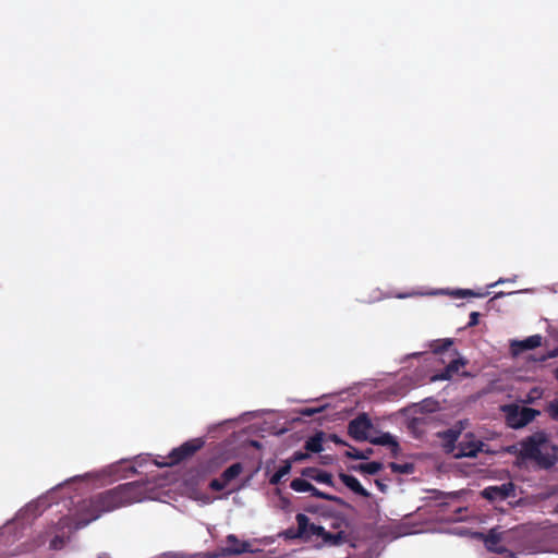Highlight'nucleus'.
I'll list each match as a JSON object with an SVG mask.
<instances>
[{
  "label": "nucleus",
  "mask_w": 558,
  "mask_h": 558,
  "mask_svg": "<svg viewBox=\"0 0 558 558\" xmlns=\"http://www.w3.org/2000/svg\"><path fill=\"white\" fill-rule=\"evenodd\" d=\"M148 493V483L145 482L135 481L118 485L83 500L78 507L80 519L83 525H86L104 513L149 498Z\"/></svg>",
  "instance_id": "f257e3e1"
},
{
  "label": "nucleus",
  "mask_w": 558,
  "mask_h": 558,
  "mask_svg": "<svg viewBox=\"0 0 558 558\" xmlns=\"http://www.w3.org/2000/svg\"><path fill=\"white\" fill-rule=\"evenodd\" d=\"M519 456L534 461L541 469L548 470L558 462V446L554 445L544 430H537L520 442Z\"/></svg>",
  "instance_id": "f03ea898"
},
{
  "label": "nucleus",
  "mask_w": 558,
  "mask_h": 558,
  "mask_svg": "<svg viewBox=\"0 0 558 558\" xmlns=\"http://www.w3.org/2000/svg\"><path fill=\"white\" fill-rule=\"evenodd\" d=\"M500 410L505 415L506 425L512 429L525 427L541 414L538 410L517 403L505 404Z\"/></svg>",
  "instance_id": "7ed1b4c3"
},
{
  "label": "nucleus",
  "mask_w": 558,
  "mask_h": 558,
  "mask_svg": "<svg viewBox=\"0 0 558 558\" xmlns=\"http://www.w3.org/2000/svg\"><path fill=\"white\" fill-rule=\"evenodd\" d=\"M205 445L203 438H193L185 442H183L178 448L171 450L168 456L169 462L168 465H175L181 463L182 461L193 457L198 450H201Z\"/></svg>",
  "instance_id": "20e7f679"
},
{
  "label": "nucleus",
  "mask_w": 558,
  "mask_h": 558,
  "mask_svg": "<svg viewBox=\"0 0 558 558\" xmlns=\"http://www.w3.org/2000/svg\"><path fill=\"white\" fill-rule=\"evenodd\" d=\"M373 423L366 413L359 414L348 424V435L355 441H368Z\"/></svg>",
  "instance_id": "39448f33"
},
{
  "label": "nucleus",
  "mask_w": 558,
  "mask_h": 558,
  "mask_svg": "<svg viewBox=\"0 0 558 558\" xmlns=\"http://www.w3.org/2000/svg\"><path fill=\"white\" fill-rule=\"evenodd\" d=\"M484 446L485 444L482 440L476 439L472 433H468L463 439L459 441L453 457L457 459L475 458L478 452L483 451Z\"/></svg>",
  "instance_id": "423d86ee"
},
{
  "label": "nucleus",
  "mask_w": 558,
  "mask_h": 558,
  "mask_svg": "<svg viewBox=\"0 0 558 558\" xmlns=\"http://www.w3.org/2000/svg\"><path fill=\"white\" fill-rule=\"evenodd\" d=\"M515 486L512 482H507L501 485L488 486L483 489L482 496L489 501H501L508 497L513 496Z\"/></svg>",
  "instance_id": "0eeeda50"
},
{
  "label": "nucleus",
  "mask_w": 558,
  "mask_h": 558,
  "mask_svg": "<svg viewBox=\"0 0 558 558\" xmlns=\"http://www.w3.org/2000/svg\"><path fill=\"white\" fill-rule=\"evenodd\" d=\"M227 546L222 549L223 555L238 556L244 553H252V546L246 541H240L234 534L227 536Z\"/></svg>",
  "instance_id": "6e6552de"
},
{
  "label": "nucleus",
  "mask_w": 558,
  "mask_h": 558,
  "mask_svg": "<svg viewBox=\"0 0 558 558\" xmlns=\"http://www.w3.org/2000/svg\"><path fill=\"white\" fill-rule=\"evenodd\" d=\"M542 344V336L533 335L524 340H513L510 344L511 351L514 355L520 354L527 350H533Z\"/></svg>",
  "instance_id": "1a4fd4ad"
},
{
  "label": "nucleus",
  "mask_w": 558,
  "mask_h": 558,
  "mask_svg": "<svg viewBox=\"0 0 558 558\" xmlns=\"http://www.w3.org/2000/svg\"><path fill=\"white\" fill-rule=\"evenodd\" d=\"M468 364V360L461 356L457 359H452L448 365L435 376V379L439 380H450L454 375L459 374L461 367H464Z\"/></svg>",
  "instance_id": "9d476101"
},
{
  "label": "nucleus",
  "mask_w": 558,
  "mask_h": 558,
  "mask_svg": "<svg viewBox=\"0 0 558 558\" xmlns=\"http://www.w3.org/2000/svg\"><path fill=\"white\" fill-rule=\"evenodd\" d=\"M322 539L323 546L333 547L340 546L347 542V534L343 531H339L337 533H331L325 530L323 526V533H319L318 536Z\"/></svg>",
  "instance_id": "9b49d317"
},
{
  "label": "nucleus",
  "mask_w": 558,
  "mask_h": 558,
  "mask_svg": "<svg viewBox=\"0 0 558 558\" xmlns=\"http://www.w3.org/2000/svg\"><path fill=\"white\" fill-rule=\"evenodd\" d=\"M295 520L298 523L296 529L289 527V529L284 530L283 532H281L280 535L284 539H298L299 538V539L303 541L304 527H305V523H306V514L298 513L295 517Z\"/></svg>",
  "instance_id": "f8f14e48"
},
{
  "label": "nucleus",
  "mask_w": 558,
  "mask_h": 558,
  "mask_svg": "<svg viewBox=\"0 0 558 558\" xmlns=\"http://www.w3.org/2000/svg\"><path fill=\"white\" fill-rule=\"evenodd\" d=\"M339 478L354 494H356V495H359L361 497H364V498H368L371 496L369 492L366 490L361 485L359 480L356 477H354L353 475H349L347 473L341 472V473H339Z\"/></svg>",
  "instance_id": "ddd939ff"
},
{
  "label": "nucleus",
  "mask_w": 558,
  "mask_h": 558,
  "mask_svg": "<svg viewBox=\"0 0 558 558\" xmlns=\"http://www.w3.org/2000/svg\"><path fill=\"white\" fill-rule=\"evenodd\" d=\"M302 475L317 483L333 486L332 475L327 471H323L316 468H306L302 471Z\"/></svg>",
  "instance_id": "4468645a"
},
{
  "label": "nucleus",
  "mask_w": 558,
  "mask_h": 558,
  "mask_svg": "<svg viewBox=\"0 0 558 558\" xmlns=\"http://www.w3.org/2000/svg\"><path fill=\"white\" fill-rule=\"evenodd\" d=\"M481 535L484 539L486 548L489 551L498 554L502 553L504 548L499 545L501 541V535L496 531V529H492L486 535Z\"/></svg>",
  "instance_id": "2eb2a0df"
},
{
  "label": "nucleus",
  "mask_w": 558,
  "mask_h": 558,
  "mask_svg": "<svg viewBox=\"0 0 558 558\" xmlns=\"http://www.w3.org/2000/svg\"><path fill=\"white\" fill-rule=\"evenodd\" d=\"M368 441L373 445L389 446L393 456H397L399 451V444L389 433H384L378 437H371Z\"/></svg>",
  "instance_id": "dca6fc26"
},
{
  "label": "nucleus",
  "mask_w": 558,
  "mask_h": 558,
  "mask_svg": "<svg viewBox=\"0 0 558 558\" xmlns=\"http://www.w3.org/2000/svg\"><path fill=\"white\" fill-rule=\"evenodd\" d=\"M383 463L378 461H372L368 463H361L359 465H353L351 469L353 471L360 472L362 474L374 475L378 473L383 469Z\"/></svg>",
  "instance_id": "f3484780"
},
{
  "label": "nucleus",
  "mask_w": 558,
  "mask_h": 558,
  "mask_svg": "<svg viewBox=\"0 0 558 558\" xmlns=\"http://www.w3.org/2000/svg\"><path fill=\"white\" fill-rule=\"evenodd\" d=\"M311 495L316 498H319V499L332 501L340 507H349V504L347 501H344L342 498L335 496V495L324 493V492L317 489L314 485H313V488L311 489Z\"/></svg>",
  "instance_id": "a211bd4d"
},
{
  "label": "nucleus",
  "mask_w": 558,
  "mask_h": 558,
  "mask_svg": "<svg viewBox=\"0 0 558 558\" xmlns=\"http://www.w3.org/2000/svg\"><path fill=\"white\" fill-rule=\"evenodd\" d=\"M452 345H453V339L445 338V339L434 340L429 344V348L434 354H442V353L449 351Z\"/></svg>",
  "instance_id": "6ab92c4d"
},
{
  "label": "nucleus",
  "mask_w": 558,
  "mask_h": 558,
  "mask_svg": "<svg viewBox=\"0 0 558 558\" xmlns=\"http://www.w3.org/2000/svg\"><path fill=\"white\" fill-rule=\"evenodd\" d=\"M243 472V465L240 462L231 464L227 468L222 474L220 475L223 481L229 484L233 480H235Z\"/></svg>",
  "instance_id": "aec40b11"
},
{
  "label": "nucleus",
  "mask_w": 558,
  "mask_h": 558,
  "mask_svg": "<svg viewBox=\"0 0 558 558\" xmlns=\"http://www.w3.org/2000/svg\"><path fill=\"white\" fill-rule=\"evenodd\" d=\"M305 449L310 452L318 453L323 451V433H317L305 441Z\"/></svg>",
  "instance_id": "412c9836"
},
{
  "label": "nucleus",
  "mask_w": 558,
  "mask_h": 558,
  "mask_svg": "<svg viewBox=\"0 0 558 558\" xmlns=\"http://www.w3.org/2000/svg\"><path fill=\"white\" fill-rule=\"evenodd\" d=\"M319 533H323V526L317 525L315 523L310 522V518L306 515V523L304 527L303 541H311L314 536H318Z\"/></svg>",
  "instance_id": "4be33fe9"
},
{
  "label": "nucleus",
  "mask_w": 558,
  "mask_h": 558,
  "mask_svg": "<svg viewBox=\"0 0 558 558\" xmlns=\"http://www.w3.org/2000/svg\"><path fill=\"white\" fill-rule=\"evenodd\" d=\"M291 471V462L284 461L283 465L279 466V469L270 476L269 483L271 485H278L282 477L288 475Z\"/></svg>",
  "instance_id": "5701e85b"
},
{
  "label": "nucleus",
  "mask_w": 558,
  "mask_h": 558,
  "mask_svg": "<svg viewBox=\"0 0 558 558\" xmlns=\"http://www.w3.org/2000/svg\"><path fill=\"white\" fill-rule=\"evenodd\" d=\"M290 487L298 493H311L313 485L304 478H294L291 481Z\"/></svg>",
  "instance_id": "b1692460"
},
{
  "label": "nucleus",
  "mask_w": 558,
  "mask_h": 558,
  "mask_svg": "<svg viewBox=\"0 0 558 558\" xmlns=\"http://www.w3.org/2000/svg\"><path fill=\"white\" fill-rule=\"evenodd\" d=\"M389 468L391 469V471L393 473H399V474H411L414 469L413 464H411V463L400 464V463H396V462H391L389 464Z\"/></svg>",
  "instance_id": "393cba45"
},
{
  "label": "nucleus",
  "mask_w": 558,
  "mask_h": 558,
  "mask_svg": "<svg viewBox=\"0 0 558 558\" xmlns=\"http://www.w3.org/2000/svg\"><path fill=\"white\" fill-rule=\"evenodd\" d=\"M227 483L220 476L219 478H214L209 482V488L215 492H220L227 487Z\"/></svg>",
  "instance_id": "a878e982"
},
{
  "label": "nucleus",
  "mask_w": 558,
  "mask_h": 558,
  "mask_svg": "<svg viewBox=\"0 0 558 558\" xmlns=\"http://www.w3.org/2000/svg\"><path fill=\"white\" fill-rule=\"evenodd\" d=\"M350 448V450L345 451L344 456L349 459H354V460H362V458H364L365 456L362 454V452L360 450H356L354 447L352 446H348Z\"/></svg>",
  "instance_id": "bb28decb"
},
{
  "label": "nucleus",
  "mask_w": 558,
  "mask_h": 558,
  "mask_svg": "<svg viewBox=\"0 0 558 558\" xmlns=\"http://www.w3.org/2000/svg\"><path fill=\"white\" fill-rule=\"evenodd\" d=\"M548 412L554 420L558 421V400H554L549 403Z\"/></svg>",
  "instance_id": "cd10ccee"
},
{
  "label": "nucleus",
  "mask_w": 558,
  "mask_h": 558,
  "mask_svg": "<svg viewBox=\"0 0 558 558\" xmlns=\"http://www.w3.org/2000/svg\"><path fill=\"white\" fill-rule=\"evenodd\" d=\"M328 439L336 445L349 446V444L344 441L341 437H339L337 434H329Z\"/></svg>",
  "instance_id": "c85d7f7f"
},
{
  "label": "nucleus",
  "mask_w": 558,
  "mask_h": 558,
  "mask_svg": "<svg viewBox=\"0 0 558 558\" xmlns=\"http://www.w3.org/2000/svg\"><path fill=\"white\" fill-rule=\"evenodd\" d=\"M480 319V313L478 312H472L470 314V320L468 323V327H474L478 324Z\"/></svg>",
  "instance_id": "c756f323"
},
{
  "label": "nucleus",
  "mask_w": 558,
  "mask_h": 558,
  "mask_svg": "<svg viewBox=\"0 0 558 558\" xmlns=\"http://www.w3.org/2000/svg\"><path fill=\"white\" fill-rule=\"evenodd\" d=\"M308 458V454L305 453V452H302V451H295L292 456V461L293 462H299V461H303L305 459Z\"/></svg>",
  "instance_id": "7c9ffc66"
},
{
  "label": "nucleus",
  "mask_w": 558,
  "mask_h": 558,
  "mask_svg": "<svg viewBox=\"0 0 558 558\" xmlns=\"http://www.w3.org/2000/svg\"><path fill=\"white\" fill-rule=\"evenodd\" d=\"M323 410V408H306L301 413L306 416H312L316 413H319Z\"/></svg>",
  "instance_id": "2f4dec72"
},
{
  "label": "nucleus",
  "mask_w": 558,
  "mask_h": 558,
  "mask_svg": "<svg viewBox=\"0 0 558 558\" xmlns=\"http://www.w3.org/2000/svg\"><path fill=\"white\" fill-rule=\"evenodd\" d=\"M454 295L457 296H476L477 294L473 292L472 290H457L454 292Z\"/></svg>",
  "instance_id": "473e14b6"
},
{
  "label": "nucleus",
  "mask_w": 558,
  "mask_h": 558,
  "mask_svg": "<svg viewBox=\"0 0 558 558\" xmlns=\"http://www.w3.org/2000/svg\"><path fill=\"white\" fill-rule=\"evenodd\" d=\"M445 437L448 438L450 442H454L458 439V433L449 429L445 433Z\"/></svg>",
  "instance_id": "72a5a7b5"
},
{
  "label": "nucleus",
  "mask_w": 558,
  "mask_h": 558,
  "mask_svg": "<svg viewBox=\"0 0 558 558\" xmlns=\"http://www.w3.org/2000/svg\"><path fill=\"white\" fill-rule=\"evenodd\" d=\"M375 485L377 486V488L381 492V493H386L387 489H388V486L383 483L380 480H375Z\"/></svg>",
  "instance_id": "f704fd0d"
},
{
  "label": "nucleus",
  "mask_w": 558,
  "mask_h": 558,
  "mask_svg": "<svg viewBox=\"0 0 558 558\" xmlns=\"http://www.w3.org/2000/svg\"><path fill=\"white\" fill-rule=\"evenodd\" d=\"M361 452H362V454L365 456L364 458H362V460H367L373 454V449L367 448L366 450H363Z\"/></svg>",
  "instance_id": "c9c22d12"
},
{
  "label": "nucleus",
  "mask_w": 558,
  "mask_h": 558,
  "mask_svg": "<svg viewBox=\"0 0 558 558\" xmlns=\"http://www.w3.org/2000/svg\"><path fill=\"white\" fill-rule=\"evenodd\" d=\"M461 376H462V377H470V376H471V374H470V373H468V372H462V373H461Z\"/></svg>",
  "instance_id": "e433bc0d"
},
{
  "label": "nucleus",
  "mask_w": 558,
  "mask_h": 558,
  "mask_svg": "<svg viewBox=\"0 0 558 558\" xmlns=\"http://www.w3.org/2000/svg\"><path fill=\"white\" fill-rule=\"evenodd\" d=\"M451 355H459V352H458L456 349H453V350L451 351Z\"/></svg>",
  "instance_id": "4c0bfd02"
},
{
  "label": "nucleus",
  "mask_w": 558,
  "mask_h": 558,
  "mask_svg": "<svg viewBox=\"0 0 558 558\" xmlns=\"http://www.w3.org/2000/svg\"><path fill=\"white\" fill-rule=\"evenodd\" d=\"M252 445H253L254 447H256V448H258V447H259L258 441H252Z\"/></svg>",
  "instance_id": "58836bf2"
},
{
  "label": "nucleus",
  "mask_w": 558,
  "mask_h": 558,
  "mask_svg": "<svg viewBox=\"0 0 558 558\" xmlns=\"http://www.w3.org/2000/svg\"><path fill=\"white\" fill-rule=\"evenodd\" d=\"M99 558H109V556L107 554H101Z\"/></svg>",
  "instance_id": "ea45409f"
},
{
  "label": "nucleus",
  "mask_w": 558,
  "mask_h": 558,
  "mask_svg": "<svg viewBox=\"0 0 558 558\" xmlns=\"http://www.w3.org/2000/svg\"><path fill=\"white\" fill-rule=\"evenodd\" d=\"M556 377L558 379V366H557V369H556Z\"/></svg>",
  "instance_id": "a19ab883"
},
{
  "label": "nucleus",
  "mask_w": 558,
  "mask_h": 558,
  "mask_svg": "<svg viewBox=\"0 0 558 558\" xmlns=\"http://www.w3.org/2000/svg\"><path fill=\"white\" fill-rule=\"evenodd\" d=\"M556 511L558 512V505H557V509H556Z\"/></svg>",
  "instance_id": "79ce46f5"
}]
</instances>
